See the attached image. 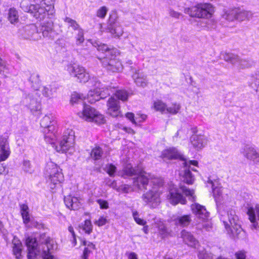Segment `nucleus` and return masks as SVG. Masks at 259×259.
<instances>
[{"label":"nucleus","instance_id":"nucleus-1","mask_svg":"<svg viewBox=\"0 0 259 259\" xmlns=\"http://www.w3.org/2000/svg\"><path fill=\"white\" fill-rule=\"evenodd\" d=\"M207 182L211 185L218 211L220 215V220L223 223L228 233L234 238L243 239L246 238V232L241 227L240 221L234 210L232 208L225 210L224 204L228 198L227 195L223 194V189L215 186L218 182L213 181L208 178Z\"/></svg>","mask_w":259,"mask_h":259},{"label":"nucleus","instance_id":"nucleus-2","mask_svg":"<svg viewBox=\"0 0 259 259\" xmlns=\"http://www.w3.org/2000/svg\"><path fill=\"white\" fill-rule=\"evenodd\" d=\"M67 71L70 75L76 77L80 82L85 83L90 79L89 84H91V87L93 89L89 92L88 98L91 103H94L101 99H104L106 96L110 94L108 88L104 90L103 84L97 77H93L90 78L89 73L84 67L75 64H70L67 67Z\"/></svg>","mask_w":259,"mask_h":259},{"label":"nucleus","instance_id":"nucleus-3","mask_svg":"<svg viewBox=\"0 0 259 259\" xmlns=\"http://www.w3.org/2000/svg\"><path fill=\"white\" fill-rule=\"evenodd\" d=\"M137 176L134 179V186L139 190L147 189V187L149 183L150 175L139 166L133 167L130 164H127L123 169L122 176L132 177Z\"/></svg>","mask_w":259,"mask_h":259},{"label":"nucleus","instance_id":"nucleus-4","mask_svg":"<svg viewBox=\"0 0 259 259\" xmlns=\"http://www.w3.org/2000/svg\"><path fill=\"white\" fill-rule=\"evenodd\" d=\"M21 8L25 12L30 13L36 19H44L48 13V5L44 2H36L35 0H22Z\"/></svg>","mask_w":259,"mask_h":259},{"label":"nucleus","instance_id":"nucleus-5","mask_svg":"<svg viewBox=\"0 0 259 259\" xmlns=\"http://www.w3.org/2000/svg\"><path fill=\"white\" fill-rule=\"evenodd\" d=\"M56 121L52 114L45 115L40 120V124L42 128L46 141L51 144H54L56 136L55 133Z\"/></svg>","mask_w":259,"mask_h":259},{"label":"nucleus","instance_id":"nucleus-6","mask_svg":"<svg viewBox=\"0 0 259 259\" xmlns=\"http://www.w3.org/2000/svg\"><path fill=\"white\" fill-rule=\"evenodd\" d=\"M154 186L151 189L144 193L142 198L150 206L155 208L160 203V192L159 187L162 185V182L157 179L152 181Z\"/></svg>","mask_w":259,"mask_h":259},{"label":"nucleus","instance_id":"nucleus-7","mask_svg":"<svg viewBox=\"0 0 259 259\" xmlns=\"http://www.w3.org/2000/svg\"><path fill=\"white\" fill-rule=\"evenodd\" d=\"M184 12L191 17L208 19L214 12V8L210 4H199L191 8H185Z\"/></svg>","mask_w":259,"mask_h":259},{"label":"nucleus","instance_id":"nucleus-8","mask_svg":"<svg viewBox=\"0 0 259 259\" xmlns=\"http://www.w3.org/2000/svg\"><path fill=\"white\" fill-rule=\"evenodd\" d=\"M78 115L86 121H93L98 124L103 123L105 121L102 114L99 113L98 111L90 105L86 104H83L82 111L78 112Z\"/></svg>","mask_w":259,"mask_h":259},{"label":"nucleus","instance_id":"nucleus-9","mask_svg":"<svg viewBox=\"0 0 259 259\" xmlns=\"http://www.w3.org/2000/svg\"><path fill=\"white\" fill-rule=\"evenodd\" d=\"M252 15L251 12L245 11L241 8H235L225 12L222 15V18L229 21H233L235 19L242 21L249 19Z\"/></svg>","mask_w":259,"mask_h":259},{"label":"nucleus","instance_id":"nucleus-10","mask_svg":"<svg viewBox=\"0 0 259 259\" xmlns=\"http://www.w3.org/2000/svg\"><path fill=\"white\" fill-rule=\"evenodd\" d=\"M224 60L230 62L237 67L244 69L252 66L254 64L253 61L248 58H240L238 55L229 53L222 54Z\"/></svg>","mask_w":259,"mask_h":259},{"label":"nucleus","instance_id":"nucleus-11","mask_svg":"<svg viewBox=\"0 0 259 259\" xmlns=\"http://www.w3.org/2000/svg\"><path fill=\"white\" fill-rule=\"evenodd\" d=\"M74 133L70 129H67L64 133L63 139L59 143V145L56 146V150L58 152L62 153L67 152L74 146Z\"/></svg>","mask_w":259,"mask_h":259},{"label":"nucleus","instance_id":"nucleus-12","mask_svg":"<svg viewBox=\"0 0 259 259\" xmlns=\"http://www.w3.org/2000/svg\"><path fill=\"white\" fill-rule=\"evenodd\" d=\"M184 170L181 175L183 176V181L188 184H192L195 180L194 176L191 171H196V170L191 167V165L197 166L198 162L196 160H186L184 158L182 160Z\"/></svg>","mask_w":259,"mask_h":259},{"label":"nucleus","instance_id":"nucleus-13","mask_svg":"<svg viewBox=\"0 0 259 259\" xmlns=\"http://www.w3.org/2000/svg\"><path fill=\"white\" fill-rule=\"evenodd\" d=\"M49 239H51L50 238H47L45 242H42L41 244L38 246V243L35 238H33L32 237H28L26 238L25 242V244L28 249V258L29 259H31L37 254L42 253V247L45 246V244L46 243V241Z\"/></svg>","mask_w":259,"mask_h":259},{"label":"nucleus","instance_id":"nucleus-14","mask_svg":"<svg viewBox=\"0 0 259 259\" xmlns=\"http://www.w3.org/2000/svg\"><path fill=\"white\" fill-rule=\"evenodd\" d=\"M44 174L46 178L56 176V179H54L55 183H61L64 180L63 174L61 169L54 163L48 162L45 167Z\"/></svg>","mask_w":259,"mask_h":259},{"label":"nucleus","instance_id":"nucleus-15","mask_svg":"<svg viewBox=\"0 0 259 259\" xmlns=\"http://www.w3.org/2000/svg\"><path fill=\"white\" fill-rule=\"evenodd\" d=\"M106 29L114 37L119 38L123 33L121 24L117 21L116 16H110Z\"/></svg>","mask_w":259,"mask_h":259},{"label":"nucleus","instance_id":"nucleus-16","mask_svg":"<svg viewBox=\"0 0 259 259\" xmlns=\"http://www.w3.org/2000/svg\"><path fill=\"white\" fill-rule=\"evenodd\" d=\"M36 92L29 94L22 101V104L27 107L31 112L38 111L41 108L40 101L36 97Z\"/></svg>","mask_w":259,"mask_h":259},{"label":"nucleus","instance_id":"nucleus-17","mask_svg":"<svg viewBox=\"0 0 259 259\" xmlns=\"http://www.w3.org/2000/svg\"><path fill=\"white\" fill-rule=\"evenodd\" d=\"M20 33L24 38L27 39L36 41L41 38L38 32L37 27L34 24L24 26L22 29L20 30Z\"/></svg>","mask_w":259,"mask_h":259},{"label":"nucleus","instance_id":"nucleus-18","mask_svg":"<svg viewBox=\"0 0 259 259\" xmlns=\"http://www.w3.org/2000/svg\"><path fill=\"white\" fill-rule=\"evenodd\" d=\"M115 56H112L111 57H103L102 58H99L101 60L102 65L106 68L107 70L112 72H115L120 71L122 69V65L120 62L115 59Z\"/></svg>","mask_w":259,"mask_h":259},{"label":"nucleus","instance_id":"nucleus-19","mask_svg":"<svg viewBox=\"0 0 259 259\" xmlns=\"http://www.w3.org/2000/svg\"><path fill=\"white\" fill-rule=\"evenodd\" d=\"M57 248V244L53 239H49L42 247V254L44 259H58L52 254Z\"/></svg>","mask_w":259,"mask_h":259},{"label":"nucleus","instance_id":"nucleus-20","mask_svg":"<svg viewBox=\"0 0 259 259\" xmlns=\"http://www.w3.org/2000/svg\"><path fill=\"white\" fill-rule=\"evenodd\" d=\"M130 71L132 72V77L136 84L139 87H145L148 84L147 76L142 72H140L139 70L135 67L130 66Z\"/></svg>","mask_w":259,"mask_h":259},{"label":"nucleus","instance_id":"nucleus-21","mask_svg":"<svg viewBox=\"0 0 259 259\" xmlns=\"http://www.w3.org/2000/svg\"><path fill=\"white\" fill-rule=\"evenodd\" d=\"M107 106L108 107L107 113L113 117L118 116L120 113V106L119 101L114 97L109 98Z\"/></svg>","mask_w":259,"mask_h":259},{"label":"nucleus","instance_id":"nucleus-22","mask_svg":"<svg viewBox=\"0 0 259 259\" xmlns=\"http://www.w3.org/2000/svg\"><path fill=\"white\" fill-rule=\"evenodd\" d=\"M191 209L196 217L202 221L207 220L209 217V213L206 210L205 207L198 203L192 204Z\"/></svg>","mask_w":259,"mask_h":259},{"label":"nucleus","instance_id":"nucleus-23","mask_svg":"<svg viewBox=\"0 0 259 259\" xmlns=\"http://www.w3.org/2000/svg\"><path fill=\"white\" fill-rule=\"evenodd\" d=\"M161 157L164 161L174 159H180L183 160V155L175 148H170L165 149L162 152Z\"/></svg>","mask_w":259,"mask_h":259},{"label":"nucleus","instance_id":"nucleus-24","mask_svg":"<svg viewBox=\"0 0 259 259\" xmlns=\"http://www.w3.org/2000/svg\"><path fill=\"white\" fill-rule=\"evenodd\" d=\"M40 30L44 37L53 39L55 33L54 23L52 21L44 22L41 24Z\"/></svg>","mask_w":259,"mask_h":259},{"label":"nucleus","instance_id":"nucleus-25","mask_svg":"<svg viewBox=\"0 0 259 259\" xmlns=\"http://www.w3.org/2000/svg\"><path fill=\"white\" fill-rule=\"evenodd\" d=\"M168 196L169 197L170 203L173 205H176L179 203L185 204L186 203V198L177 189H170Z\"/></svg>","mask_w":259,"mask_h":259},{"label":"nucleus","instance_id":"nucleus-26","mask_svg":"<svg viewBox=\"0 0 259 259\" xmlns=\"http://www.w3.org/2000/svg\"><path fill=\"white\" fill-rule=\"evenodd\" d=\"M80 199L70 195L64 197V201L67 208L72 210L78 209L80 206Z\"/></svg>","mask_w":259,"mask_h":259},{"label":"nucleus","instance_id":"nucleus-27","mask_svg":"<svg viewBox=\"0 0 259 259\" xmlns=\"http://www.w3.org/2000/svg\"><path fill=\"white\" fill-rule=\"evenodd\" d=\"M13 254L16 258H21L23 246L21 241L16 236H14L12 241Z\"/></svg>","mask_w":259,"mask_h":259},{"label":"nucleus","instance_id":"nucleus-28","mask_svg":"<svg viewBox=\"0 0 259 259\" xmlns=\"http://www.w3.org/2000/svg\"><path fill=\"white\" fill-rule=\"evenodd\" d=\"M191 142L194 148L199 150L204 147L207 140L203 136L194 135L191 137Z\"/></svg>","mask_w":259,"mask_h":259},{"label":"nucleus","instance_id":"nucleus-29","mask_svg":"<svg viewBox=\"0 0 259 259\" xmlns=\"http://www.w3.org/2000/svg\"><path fill=\"white\" fill-rule=\"evenodd\" d=\"M103 87H104V90H106V88L109 89V92L111 93L108 96H110L111 94H115L117 98L122 101H126L128 97V93L125 90H118L115 92V89L114 87L111 86H105L103 84Z\"/></svg>","mask_w":259,"mask_h":259},{"label":"nucleus","instance_id":"nucleus-30","mask_svg":"<svg viewBox=\"0 0 259 259\" xmlns=\"http://www.w3.org/2000/svg\"><path fill=\"white\" fill-rule=\"evenodd\" d=\"M181 234L182 238L187 244L191 247H196L198 241L190 233L184 230Z\"/></svg>","mask_w":259,"mask_h":259},{"label":"nucleus","instance_id":"nucleus-31","mask_svg":"<svg viewBox=\"0 0 259 259\" xmlns=\"http://www.w3.org/2000/svg\"><path fill=\"white\" fill-rule=\"evenodd\" d=\"M25 73L27 76H29L28 80L31 82L32 87L34 89L37 90L40 83L38 74L30 71H26Z\"/></svg>","mask_w":259,"mask_h":259},{"label":"nucleus","instance_id":"nucleus-32","mask_svg":"<svg viewBox=\"0 0 259 259\" xmlns=\"http://www.w3.org/2000/svg\"><path fill=\"white\" fill-rule=\"evenodd\" d=\"M174 222L176 226L182 227L188 226L191 222V215H184L178 216L174 219Z\"/></svg>","mask_w":259,"mask_h":259},{"label":"nucleus","instance_id":"nucleus-33","mask_svg":"<svg viewBox=\"0 0 259 259\" xmlns=\"http://www.w3.org/2000/svg\"><path fill=\"white\" fill-rule=\"evenodd\" d=\"M57 87L54 84L44 86L41 90V93L44 96L51 99L56 94Z\"/></svg>","mask_w":259,"mask_h":259},{"label":"nucleus","instance_id":"nucleus-34","mask_svg":"<svg viewBox=\"0 0 259 259\" xmlns=\"http://www.w3.org/2000/svg\"><path fill=\"white\" fill-rule=\"evenodd\" d=\"M95 47L97 48L99 51L101 52L102 53H105V57H110V56L113 57L114 54L115 53V50L113 48L109 47L104 44L100 43L99 44L96 43V45Z\"/></svg>","mask_w":259,"mask_h":259},{"label":"nucleus","instance_id":"nucleus-35","mask_svg":"<svg viewBox=\"0 0 259 259\" xmlns=\"http://www.w3.org/2000/svg\"><path fill=\"white\" fill-rule=\"evenodd\" d=\"M256 150L253 146L245 145L241 151V153L248 159L251 160L256 154Z\"/></svg>","mask_w":259,"mask_h":259},{"label":"nucleus","instance_id":"nucleus-36","mask_svg":"<svg viewBox=\"0 0 259 259\" xmlns=\"http://www.w3.org/2000/svg\"><path fill=\"white\" fill-rule=\"evenodd\" d=\"M10 155L9 148L6 143H0V160L4 161Z\"/></svg>","mask_w":259,"mask_h":259},{"label":"nucleus","instance_id":"nucleus-37","mask_svg":"<svg viewBox=\"0 0 259 259\" xmlns=\"http://www.w3.org/2000/svg\"><path fill=\"white\" fill-rule=\"evenodd\" d=\"M8 20L12 24H15L19 21L18 11L14 8H10L9 10Z\"/></svg>","mask_w":259,"mask_h":259},{"label":"nucleus","instance_id":"nucleus-38","mask_svg":"<svg viewBox=\"0 0 259 259\" xmlns=\"http://www.w3.org/2000/svg\"><path fill=\"white\" fill-rule=\"evenodd\" d=\"M103 155V151L102 148L99 146L93 148L91 152V157L95 160L101 159Z\"/></svg>","mask_w":259,"mask_h":259},{"label":"nucleus","instance_id":"nucleus-39","mask_svg":"<svg viewBox=\"0 0 259 259\" xmlns=\"http://www.w3.org/2000/svg\"><path fill=\"white\" fill-rule=\"evenodd\" d=\"M250 83L251 88L254 89L256 92L259 91V73L250 76Z\"/></svg>","mask_w":259,"mask_h":259},{"label":"nucleus","instance_id":"nucleus-40","mask_svg":"<svg viewBox=\"0 0 259 259\" xmlns=\"http://www.w3.org/2000/svg\"><path fill=\"white\" fill-rule=\"evenodd\" d=\"M180 190L186 196L189 197V199L191 201H195V196L193 190H190L186 186L181 185L180 186Z\"/></svg>","mask_w":259,"mask_h":259},{"label":"nucleus","instance_id":"nucleus-41","mask_svg":"<svg viewBox=\"0 0 259 259\" xmlns=\"http://www.w3.org/2000/svg\"><path fill=\"white\" fill-rule=\"evenodd\" d=\"M79 228L85 233L90 234L93 230V226L89 220H86L83 223L79 225Z\"/></svg>","mask_w":259,"mask_h":259},{"label":"nucleus","instance_id":"nucleus-42","mask_svg":"<svg viewBox=\"0 0 259 259\" xmlns=\"http://www.w3.org/2000/svg\"><path fill=\"white\" fill-rule=\"evenodd\" d=\"M85 98V97L82 94L74 93L71 95V102L72 103H78L83 101Z\"/></svg>","mask_w":259,"mask_h":259},{"label":"nucleus","instance_id":"nucleus-43","mask_svg":"<svg viewBox=\"0 0 259 259\" xmlns=\"http://www.w3.org/2000/svg\"><path fill=\"white\" fill-rule=\"evenodd\" d=\"M247 214L249 216V219L250 222L252 223L251 228L256 230H259V225L256 221V218L254 217V216L252 215L253 212L250 210H248Z\"/></svg>","mask_w":259,"mask_h":259},{"label":"nucleus","instance_id":"nucleus-44","mask_svg":"<svg viewBox=\"0 0 259 259\" xmlns=\"http://www.w3.org/2000/svg\"><path fill=\"white\" fill-rule=\"evenodd\" d=\"M64 21L68 24L69 27H71L75 30H78V29H80L79 25L76 21L69 17H66Z\"/></svg>","mask_w":259,"mask_h":259},{"label":"nucleus","instance_id":"nucleus-45","mask_svg":"<svg viewBox=\"0 0 259 259\" xmlns=\"http://www.w3.org/2000/svg\"><path fill=\"white\" fill-rule=\"evenodd\" d=\"M37 2H44V4L48 5V13L49 15H53L54 13V7L52 0H35Z\"/></svg>","mask_w":259,"mask_h":259},{"label":"nucleus","instance_id":"nucleus-46","mask_svg":"<svg viewBox=\"0 0 259 259\" xmlns=\"http://www.w3.org/2000/svg\"><path fill=\"white\" fill-rule=\"evenodd\" d=\"M154 109L158 111H160L162 113L164 112L166 110V105L161 101H157L154 103Z\"/></svg>","mask_w":259,"mask_h":259},{"label":"nucleus","instance_id":"nucleus-47","mask_svg":"<svg viewBox=\"0 0 259 259\" xmlns=\"http://www.w3.org/2000/svg\"><path fill=\"white\" fill-rule=\"evenodd\" d=\"M77 34L75 36L76 44L77 45H81L84 40L83 30L80 28L78 29Z\"/></svg>","mask_w":259,"mask_h":259},{"label":"nucleus","instance_id":"nucleus-48","mask_svg":"<svg viewBox=\"0 0 259 259\" xmlns=\"http://www.w3.org/2000/svg\"><path fill=\"white\" fill-rule=\"evenodd\" d=\"M104 170L110 177H113L116 170V167L112 164H107L105 165Z\"/></svg>","mask_w":259,"mask_h":259},{"label":"nucleus","instance_id":"nucleus-49","mask_svg":"<svg viewBox=\"0 0 259 259\" xmlns=\"http://www.w3.org/2000/svg\"><path fill=\"white\" fill-rule=\"evenodd\" d=\"M108 11V9L106 7L102 6L97 11L96 16L99 18L104 19L106 16Z\"/></svg>","mask_w":259,"mask_h":259},{"label":"nucleus","instance_id":"nucleus-50","mask_svg":"<svg viewBox=\"0 0 259 259\" xmlns=\"http://www.w3.org/2000/svg\"><path fill=\"white\" fill-rule=\"evenodd\" d=\"M180 108L181 106L180 104H172L171 106L166 108V111L169 113L176 114L179 112Z\"/></svg>","mask_w":259,"mask_h":259},{"label":"nucleus","instance_id":"nucleus-51","mask_svg":"<svg viewBox=\"0 0 259 259\" xmlns=\"http://www.w3.org/2000/svg\"><path fill=\"white\" fill-rule=\"evenodd\" d=\"M133 216L135 221L138 224L143 226H144L146 224V222L139 217V213L137 211H133Z\"/></svg>","mask_w":259,"mask_h":259},{"label":"nucleus","instance_id":"nucleus-52","mask_svg":"<svg viewBox=\"0 0 259 259\" xmlns=\"http://www.w3.org/2000/svg\"><path fill=\"white\" fill-rule=\"evenodd\" d=\"M23 168L26 172L32 173L33 170L31 168V164L29 161L25 160L23 162Z\"/></svg>","mask_w":259,"mask_h":259},{"label":"nucleus","instance_id":"nucleus-53","mask_svg":"<svg viewBox=\"0 0 259 259\" xmlns=\"http://www.w3.org/2000/svg\"><path fill=\"white\" fill-rule=\"evenodd\" d=\"M199 259H212L211 254L207 253L205 251L200 252L198 255Z\"/></svg>","mask_w":259,"mask_h":259},{"label":"nucleus","instance_id":"nucleus-54","mask_svg":"<svg viewBox=\"0 0 259 259\" xmlns=\"http://www.w3.org/2000/svg\"><path fill=\"white\" fill-rule=\"evenodd\" d=\"M107 219L104 217H101L98 220L94 222V224L99 227H101L106 224Z\"/></svg>","mask_w":259,"mask_h":259},{"label":"nucleus","instance_id":"nucleus-55","mask_svg":"<svg viewBox=\"0 0 259 259\" xmlns=\"http://www.w3.org/2000/svg\"><path fill=\"white\" fill-rule=\"evenodd\" d=\"M246 252L244 250H240L236 252L235 253V256L236 259H246Z\"/></svg>","mask_w":259,"mask_h":259},{"label":"nucleus","instance_id":"nucleus-56","mask_svg":"<svg viewBox=\"0 0 259 259\" xmlns=\"http://www.w3.org/2000/svg\"><path fill=\"white\" fill-rule=\"evenodd\" d=\"M97 201L101 209H107L108 208V203L106 201L102 199H98Z\"/></svg>","mask_w":259,"mask_h":259},{"label":"nucleus","instance_id":"nucleus-57","mask_svg":"<svg viewBox=\"0 0 259 259\" xmlns=\"http://www.w3.org/2000/svg\"><path fill=\"white\" fill-rule=\"evenodd\" d=\"M248 210H250L253 212V216H254L255 218V216L256 215L258 220H259V206L256 205L254 208L250 207L249 208Z\"/></svg>","mask_w":259,"mask_h":259},{"label":"nucleus","instance_id":"nucleus-58","mask_svg":"<svg viewBox=\"0 0 259 259\" xmlns=\"http://www.w3.org/2000/svg\"><path fill=\"white\" fill-rule=\"evenodd\" d=\"M126 117L128 118L133 123L137 124L136 117L135 118L134 114L132 112H128L125 115Z\"/></svg>","mask_w":259,"mask_h":259},{"label":"nucleus","instance_id":"nucleus-59","mask_svg":"<svg viewBox=\"0 0 259 259\" xmlns=\"http://www.w3.org/2000/svg\"><path fill=\"white\" fill-rule=\"evenodd\" d=\"M21 215L24 223L25 224H28L30 222L29 211L26 212H22L21 213Z\"/></svg>","mask_w":259,"mask_h":259},{"label":"nucleus","instance_id":"nucleus-60","mask_svg":"<svg viewBox=\"0 0 259 259\" xmlns=\"http://www.w3.org/2000/svg\"><path fill=\"white\" fill-rule=\"evenodd\" d=\"M82 244L85 246V248H89L92 251L95 248V245L89 241L84 240L82 242Z\"/></svg>","mask_w":259,"mask_h":259},{"label":"nucleus","instance_id":"nucleus-61","mask_svg":"<svg viewBox=\"0 0 259 259\" xmlns=\"http://www.w3.org/2000/svg\"><path fill=\"white\" fill-rule=\"evenodd\" d=\"M147 118V115L143 114H137L136 116V121L137 122H142Z\"/></svg>","mask_w":259,"mask_h":259},{"label":"nucleus","instance_id":"nucleus-62","mask_svg":"<svg viewBox=\"0 0 259 259\" xmlns=\"http://www.w3.org/2000/svg\"><path fill=\"white\" fill-rule=\"evenodd\" d=\"M54 179H56V176L48 178V181L50 182V187L51 189H54L57 184L60 183H55L54 182Z\"/></svg>","mask_w":259,"mask_h":259},{"label":"nucleus","instance_id":"nucleus-63","mask_svg":"<svg viewBox=\"0 0 259 259\" xmlns=\"http://www.w3.org/2000/svg\"><path fill=\"white\" fill-rule=\"evenodd\" d=\"M92 251L89 248H84L81 259H88L89 254Z\"/></svg>","mask_w":259,"mask_h":259},{"label":"nucleus","instance_id":"nucleus-64","mask_svg":"<svg viewBox=\"0 0 259 259\" xmlns=\"http://www.w3.org/2000/svg\"><path fill=\"white\" fill-rule=\"evenodd\" d=\"M169 15L174 18H178L179 16L181 15V13L175 11L172 9H170L169 10Z\"/></svg>","mask_w":259,"mask_h":259}]
</instances>
